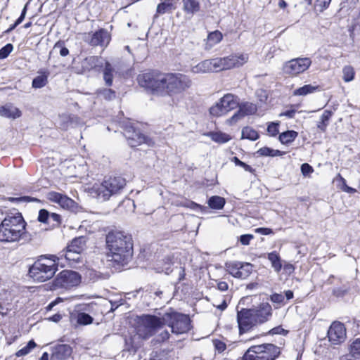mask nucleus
I'll use <instances>...</instances> for the list:
<instances>
[{
  "label": "nucleus",
  "mask_w": 360,
  "mask_h": 360,
  "mask_svg": "<svg viewBox=\"0 0 360 360\" xmlns=\"http://www.w3.org/2000/svg\"><path fill=\"white\" fill-rule=\"evenodd\" d=\"M10 201H11V202H22L23 201V202H39V200H38L36 198L31 197V196H22L20 198H10Z\"/></svg>",
  "instance_id": "obj_50"
},
{
  "label": "nucleus",
  "mask_w": 360,
  "mask_h": 360,
  "mask_svg": "<svg viewBox=\"0 0 360 360\" xmlns=\"http://www.w3.org/2000/svg\"><path fill=\"white\" fill-rule=\"evenodd\" d=\"M236 319L239 335L249 333L258 326L250 308H242L238 310Z\"/></svg>",
  "instance_id": "obj_16"
},
{
  "label": "nucleus",
  "mask_w": 360,
  "mask_h": 360,
  "mask_svg": "<svg viewBox=\"0 0 360 360\" xmlns=\"http://www.w3.org/2000/svg\"><path fill=\"white\" fill-rule=\"evenodd\" d=\"M94 319L88 314L79 312L77 314V323L79 325H89L93 322Z\"/></svg>",
  "instance_id": "obj_41"
},
{
  "label": "nucleus",
  "mask_w": 360,
  "mask_h": 360,
  "mask_svg": "<svg viewBox=\"0 0 360 360\" xmlns=\"http://www.w3.org/2000/svg\"><path fill=\"white\" fill-rule=\"evenodd\" d=\"M340 360H360L359 359H356V356L352 355L351 353L348 352L345 354L342 355L340 357Z\"/></svg>",
  "instance_id": "obj_60"
},
{
  "label": "nucleus",
  "mask_w": 360,
  "mask_h": 360,
  "mask_svg": "<svg viewBox=\"0 0 360 360\" xmlns=\"http://www.w3.org/2000/svg\"><path fill=\"white\" fill-rule=\"evenodd\" d=\"M321 90V86L319 85H311V84H305L301 87H299L293 91V96H304L308 94H314L316 91H319Z\"/></svg>",
  "instance_id": "obj_28"
},
{
  "label": "nucleus",
  "mask_w": 360,
  "mask_h": 360,
  "mask_svg": "<svg viewBox=\"0 0 360 360\" xmlns=\"http://www.w3.org/2000/svg\"><path fill=\"white\" fill-rule=\"evenodd\" d=\"M281 349L273 343H262L250 346L238 360H276Z\"/></svg>",
  "instance_id": "obj_6"
},
{
  "label": "nucleus",
  "mask_w": 360,
  "mask_h": 360,
  "mask_svg": "<svg viewBox=\"0 0 360 360\" xmlns=\"http://www.w3.org/2000/svg\"><path fill=\"white\" fill-rule=\"evenodd\" d=\"M139 323L145 328L143 333L139 329V333L143 339L150 338L158 329L165 326L164 315L158 317L152 314H142L139 316Z\"/></svg>",
  "instance_id": "obj_9"
},
{
  "label": "nucleus",
  "mask_w": 360,
  "mask_h": 360,
  "mask_svg": "<svg viewBox=\"0 0 360 360\" xmlns=\"http://www.w3.org/2000/svg\"><path fill=\"white\" fill-rule=\"evenodd\" d=\"M170 336H171V335L169 333V331L167 330H165L162 331L158 335V341L159 342H164L165 341H167L170 338Z\"/></svg>",
  "instance_id": "obj_56"
},
{
  "label": "nucleus",
  "mask_w": 360,
  "mask_h": 360,
  "mask_svg": "<svg viewBox=\"0 0 360 360\" xmlns=\"http://www.w3.org/2000/svg\"><path fill=\"white\" fill-rule=\"evenodd\" d=\"M239 106L238 96L232 94H226L221 98L215 105H212L209 111L213 117H221L229 112L236 109Z\"/></svg>",
  "instance_id": "obj_12"
},
{
  "label": "nucleus",
  "mask_w": 360,
  "mask_h": 360,
  "mask_svg": "<svg viewBox=\"0 0 360 360\" xmlns=\"http://www.w3.org/2000/svg\"><path fill=\"white\" fill-rule=\"evenodd\" d=\"M82 281L81 275L75 271L65 269L58 273L52 282L53 289H70L79 285Z\"/></svg>",
  "instance_id": "obj_10"
},
{
  "label": "nucleus",
  "mask_w": 360,
  "mask_h": 360,
  "mask_svg": "<svg viewBox=\"0 0 360 360\" xmlns=\"http://www.w3.org/2000/svg\"><path fill=\"white\" fill-rule=\"evenodd\" d=\"M49 217H50V212L45 209H41L39 212V215H38L37 219L41 223L48 224Z\"/></svg>",
  "instance_id": "obj_46"
},
{
  "label": "nucleus",
  "mask_w": 360,
  "mask_h": 360,
  "mask_svg": "<svg viewBox=\"0 0 360 360\" xmlns=\"http://www.w3.org/2000/svg\"><path fill=\"white\" fill-rule=\"evenodd\" d=\"M250 309L258 326L269 321L273 315L272 307L268 302H262Z\"/></svg>",
  "instance_id": "obj_19"
},
{
  "label": "nucleus",
  "mask_w": 360,
  "mask_h": 360,
  "mask_svg": "<svg viewBox=\"0 0 360 360\" xmlns=\"http://www.w3.org/2000/svg\"><path fill=\"white\" fill-rule=\"evenodd\" d=\"M226 271L238 279L248 278L253 271V264L240 261H229L224 264Z\"/></svg>",
  "instance_id": "obj_14"
},
{
  "label": "nucleus",
  "mask_w": 360,
  "mask_h": 360,
  "mask_svg": "<svg viewBox=\"0 0 360 360\" xmlns=\"http://www.w3.org/2000/svg\"><path fill=\"white\" fill-rule=\"evenodd\" d=\"M217 289L220 291H226L229 289V285L226 281H219L217 283Z\"/></svg>",
  "instance_id": "obj_59"
},
{
  "label": "nucleus",
  "mask_w": 360,
  "mask_h": 360,
  "mask_svg": "<svg viewBox=\"0 0 360 360\" xmlns=\"http://www.w3.org/2000/svg\"><path fill=\"white\" fill-rule=\"evenodd\" d=\"M185 278H186V269H185V267L181 266L180 268V271L179 274L178 281L181 282V281H184L185 279Z\"/></svg>",
  "instance_id": "obj_62"
},
{
  "label": "nucleus",
  "mask_w": 360,
  "mask_h": 360,
  "mask_svg": "<svg viewBox=\"0 0 360 360\" xmlns=\"http://www.w3.org/2000/svg\"><path fill=\"white\" fill-rule=\"evenodd\" d=\"M342 191L349 193H355L356 192V189L348 186L347 185H345L344 187L342 188Z\"/></svg>",
  "instance_id": "obj_64"
},
{
  "label": "nucleus",
  "mask_w": 360,
  "mask_h": 360,
  "mask_svg": "<svg viewBox=\"0 0 360 360\" xmlns=\"http://www.w3.org/2000/svg\"><path fill=\"white\" fill-rule=\"evenodd\" d=\"M72 353V349L69 345H57L53 349L51 358L56 360H65L71 356Z\"/></svg>",
  "instance_id": "obj_22"
},
{
  "label": "nucleus",
  "mask_w": 360,
  "mask_h": 360,
  "mask_svg": "<svg viewBox=\"0 0 360 360\" xmlns=\"http://www.w3.org/2000/svg\"><path fill=\"white\" fill-rule=\"evenodd\" d=\"M39 75L34 77L32 82V86L34 89H41L45 86L48 82V78L50 72L46 69H41L38 71Z\"/></svg>",
  "instance_id": "obj_24"
},
{
  "label": "nucleus",
  "mask_w": 360,
  "mask_h": 360,
  "mask_svg": "<svg viewBox=\"0 0 360 360\" xmlns=\"http://www.w3.org/2000/svg\"><path fill=\"white\" fill-rule=\"evenodd\" d=\"M278 127V123L270 122L267 126V132L271 136H276L279 133Z\"/></svg>",
  "instance_id": "obj_49"
},
{
  "label": "nucleus",
  "mask_w": 360,
  "mask_h": 360,
  "mask_svg": "<svg viewBox=\"0 0 360 360\" xmlns=\"http://www.w3.org/2000/svg\"><path fill=\"white\" fill-rule=\"evenodd\" d=\"M139 85L148 93L157 96L174 97L187 92L193 86L190 76L180 72H163L148 69L136 78Z\"/></svg>",
  "instance_id": "obj_1"
},
{
  "label": "nucleus",
  "mask_w": 360,
  "mask_h": 360,
  "mask_svg": "<svg viewBox=\"0 0 360 360\" xmlns=\"http://www.w3.org/2000/svg\"><path fill=\"white\" fill-rule=\"evenodd\" d=\"M223 39V34L219 30L211 32L207 35V40L213 44L220 43Z\"/></svg>",
  "instance_id": "obj_42"
},
{
  "label": "nucleus",
  "mask_w": 360,
  "mask_h": 360,
  "mask_svg": "<svg viewBox=\"0 0 360 360\" xmlns=\"http://www.w3.org/2000/svg\"><path fill=\"white\" fill-rule=\"evenodd\" d=\"M257 108L255 105L252 103L244 105L243 108H241L238 112H236L232 117H230L229 122L231 124H233L236 122L238 120H240L245 115L252 114L256 111Z\"/></svg>",
  "instance_id": "obj_26"
},
{
  "label": "nucleus",
  "mask_w": 360,
  "mask_h": 360,
  "mask_svg": "<svg viewBox=\"0 0 360 360\" xmlns=\"http://www.w3.org/2000/svg\"><path fill=\"white\" fill-rule=\"evenodd\" d=\"M176 8L175 0H164L158 4L156 8V15H163L165 13H172Z\"/></svg>",
  "instance_id": "obj_25"
},
{
  "label": "nucleus",
  "mask_w": 360,
  "mask_h": 360,
  "mask_svg": "<svg viewBox=\"0 0 360 360\" xmlns=\"http://www.w3.org/2000/svg\"><path fill=\"white\" fill-rule=\"evenodd\" d=\"M124 136L127 140L128 144L134 148L143 143L150 145L153 143L152 139L141 132L139 129L134 127L131 125H126L124 129Z\"/></svg>",
  "instance_id": "obj_17"
},
{
  "label": "nucleus",
  "mask_w": 360,
  "mask_h": 360,
  "mask_svg": "<svg viewBox=\"0 0 360 360\" xmlns=\"http://www.w3.org/2000/svg\"><path fill=\"white\" fill-rule=\"evenodd\" d=\"M311 64L309 58H297L287 61L283 71L289 77H295L308 70Z\"/></svg>",
  "instance_id": "obj_15"
},
{
  "label": "nucleus",
  "mask_w": 360,
  "mask_h": 360,
  "mask_svg": "<svg viewBox=\"0 0 360 360\" xmlns=\"http://www.w3.org/2000/svg\"><path fill=\"white\" fill-rule=\"evenodd\" d=\"M59 260L60 257L55 255L39 256L29 267V276L37 282L50 280L58 269Z\"/></svg>",
  "instance_id": "obj_5"
},
{
  "label": "nucleus",
  "mask_w": 360,
  "mask_h": 360,
  "mask_svg": "<svg viewBox=\"0 0 360 360\" xmlns=\"http://www.w3.org/2000/svg\"><path fill=\"white\" fill-rule=\"evenodd\" d=\"M284 296L280 293H274L271 295L270 300L274 303L283 304Z\"/></svg>",
  "instance_id": "obj_55"
},
{
  "label": "nucleus",
  "mask_w": 360,
  "mask_h": 360,
  "mask_svg": "<svg viewBox=\"0 0 360 360\" xmlns=\"http://www.w3.org/2000/svg\"><path fill=\"white\" fill-rule=\"evenodd\" d=\"M87 238L82 236L73 238L67 245L65 250H63L60 255L65 257V259L71 262H79L81 259V254L86 248Z\"/></svg>",
  "instance_id": "obj_11"
},
{
  "label": "nucleus",
  "mask_w": 360,
  "mask_h": 360,
  "mask_svg": "<svg viewBox=\"0 0 360 360\" xmlns=\"http://www.w3.org/2000/svg\"><path fill=\"white\" fill-rule=\"evenodd\" d=\"M329 342L334 345H340L344 342L347 338L346 327L340 321H333L328 330Z\"/></svg>",
  "instance_id": "obj_18"
},
{
  "label": "nucleus",
  "mask_w": 360,
  "mask_h": 360,
  "mask_svg": "<svg viewBox=\"0 0 360 360\" xmlns=\"http://www.w3.org/2000/svg\"><path fill=\"white\" fill-rule=\"evenodd\" d=\"M126 184V179L121 176H105L96 192L103 200H108L110 197L120 194Z\"/></svg>",
  "instance_id": "obj_8"
},
{
  "label": "nucleus",
  "mask_w": 360,
  "mask_h": 360,
  "mask_svg": "<svg viewBox=\"0 0 360 360\" xmlns=\"http://www.w3.org/2000/svg\"><path fill=\"white\" fill-rule=\"evenodd\" d=\"M107 257L115 265L124 266L133 256L134 242L131 234L121 230L112 229L105 235Z\"/></svg>",
  "instance_id": "obj_2"
},
{
  "label": "nucleus",
  "mask_w": 360,
  "mask_h": 360,
  "mask_svg": "<svg viewBox=\"0 0 360 360\" xmlns=\"http://www.w3.org/2000/svg\"><path fill=\"white\" fill-rule=\"evenodd\" d=\"M259 137L257 131L251 127L246 126L242 129V139H249L250 141H256Z\"/></svg>",
  "instance_id": "obj_36"
},
{
  "label": "nucleus",
  "mask_w": 360,
  "mask_h": 360,
  "mask_svg": "<svg viewBox=\"0 0 360 360\" xmlns=\"http://www.w3.org/2000/svg\"><path fill=\"white\" fill-rule=\"evenodd\" d=\"M100 93L103 98L107 101L113 100L116 97L115 91L111 89H104Z\"/></svg>",
  "instance_id": "obj_47"
},
{
  "label": "nucleus",
  "mask_w": 360,
  "mask_h": 360,
  "mask_svg": "<svg viewBox=\"0 0 360 360\" xmlns=\"http://www.w3.org/2000/svg\"><path fill=\"white\" fill-rule=\"evenodd\" d=\"M268 259L271 262V266L276 272H280L282 269V262L279 254L276 251L268 253Z\"/></svg>",
  "instance_id": "obj_32"
},
{
  "label": "nucleus",
  "mask_w": 360,
  "mask_h": 360,
  "mask_svg": "<svg viewBox=\"0 0 360 360\" xmlns=\"http://www.w3.org/2000/svg\"><path fill=\"white\" fill-rule=\"evenodd\" d=\"M250 60L247 53L236 52L224 57L204 60L194 67L197 73L220 72L239 69L245 65Z\"/></svg>",
  "instance_id": "obj_3"
},
{
  "label": "nucleus",
  "mask_w": 360,
  "mask_h": 360,
  "mask_svg": "<svg viewBox=\"0 0 360 360\" xmlns=\"http://www.w3.org/2000/svg\"><path fill=\"white\" fill-rule=\"evenodd\" d=\"M27 222L20 212L8 213L0 224V241L19 242L26 234Z\"/></svg>",
  "instance_id": "obj_4"
},
{
  "label": "nucleus",
  "mask_w": 360,
  "mask_h": 360,
  "mask_svg": "<svg viewBox=\"0 0 360 360\" xmlns=\"http://www.w3.org/2000/svg\"><path fill=\"white\" fill-rule=\"evenodd\" d=\"M84 41L90 46L105 49L112 40V34L105 28H98L97 30L91 31L84 34Z\"/></svg>",
  "instance_id": "obj_13"
},
{
  "label": "nucleus",
  "mask_w": 360,
  "mask_h": 360,
  "mask_svg": "<svg viewBox=\"0 0 360 360\" xmlns=\"http://www.w3.org/2000/svg\"><path fill=\"white\" fill-rule=\"evenodd\" d=\"M213 345L218 353H222L226 349V345L222 340L219 339L213 340Z\"/></svg>",
  "instance_id": "obj_48"
},
{
  "label": "nucleus",
  "mask_w": 360,
  "mask_h": 360,
  "mask_svg": "<svg viewBox=\"0 0 360 360\" xmlns=\"http://www.w3.org/2000/svg\"><path fill=\"white\" fill-rule=\"evenodd\" d=\"M13 46L11 44H7L0 49V60L6 58L12 52Z\"/></svg>",
  "instance_id": "obj_45"
},
{
  "label": "nucleus",
  "mask_w": 360,
  "mask_h": 360,
  "mask_svg": "<svg viewBox=\"0 0 360 360\" xmlns=\"http://www.w3.org/2000/svg\"><path fill=\"white\" fill-rule=\"evenodd\" d=\"M37 346V344L33 340L28 342L27 345L22 349L17 351L15 354L16 357H20L25 356L30 352V351Z\"/></svg>",
  "instance_id": "obj_40"
},
{
  "label": "nucleus",
  "mask_w": 360,
  "mask_h": 360,
  "mask_svg": "<svg viewBox=\"0 0 360 360\" xmlns=\"http://www.w3.org/2000/svg\"><path fill=\"white\" fill-rule=\"evenodd\" d=\"M181 1L182 11L189 18L193 17L202 10L200 0H181Z\"/></svg>",
  "instance_id": "obj_21"
},
{
  "label": "nucleus",
  "mask_w": 360,
  "mask_h": 360,
  "mask_svg": "<svg viewBox=\"0 0 360 360\" xmlns=\"http://www.w3.org/2000/svg\"><path fill=\"white\" fill-rule=\"evenodd\" d=\"M349 352L360 359V338L354 339L348 347Z\"/></svg>",
  "instance_id": "obj_38"
},
{
  "label": "nucleus",
  "mask_w": 360,
  "mask_h": 360,
  "mask_svg": "<svg viewBox=\"0 0 360 360\" xmlns=\"http://www.w3.org/2000/svg\"><path fill=\"white\" fill-rule=\"evenodd\" d=\"M255 233H259L262 235H270V234L274 233V231L271 229L266 228V227L257 228L255 230Z\"/></svg>",
  "instance_id": "obj_57"
},
{
  "label": "nucleus",
  "mask_w": 360,
  "mask_h": 360,
  "mask_svg": "<svg viewBox=\"0 0 360 360\" xmlns=\"http://www.w3.org/2000/svg\"><path fill=\"white\" fill-rule=\"evenodd\" d=\"M356 72L352 65H345L342 68V79L345 82H349L354 79Z\"/></svg>",
  "instance_id": "obj_37"
},
{
  "label": "nucleus",
  "mask_w": 360,
  "mask_h": 360,
  "mask_svg": "<svg viewBox=\"0 0 360 360\" xmlns=\"http://www.w3.org/2000/svg\"><path fill=\"white\" fill-rule=\"evenodd\" d=\"M115 69L111 63L108 61L105 63L103 69V79L106 86H111L113 82Z\"/></svg>",
  "instance_id": "obj_30"
},
{
  "label": "nucleus",
  "mask_w": 360,
  "mask_h": 360,
  "mask_svg": "<svg viewBox=\"0 0 360 360\" xmlns=\"http://www.w3.org/2000/svg\"><path fill=\"white\" fill-rule=\"evenodd\" d=\"M213 141L218 143H225L231 139V136L222 131H210L207 134Z\"/></svg>",
  "instance_id": "obj_31"
},
{
  "label": "nucleus",
  "mask_w": 360,
  "mask_h": 360,
  "mask_svg": "<svg viewBox=\"0 0 360 360\" xmlns=\"http://www.w3.org/2000/svg\"><path fill=\"white\" fill-rule=\"evenodd\" d=\"M268 333L271 334V335L281 334V335H285L288 333V331L287 330H285L284 328H283L281 326H276V327H274L272 329H271Z\"/></svg>",
  "instance_id": "obj_54"
},
{
  "label": "nucleus",
  "mask_w": 360,
  "mask_h": 360,
  "mask_svg": "<svg viewBox=\"0 0 360 360\" xmlns=\"http://www.w3.org/2000/svg\"><path fill=\"white\" fill-rule=\"evenodd\" d=\"M164 320L165 326L170 328L175 335L186 334L193 329L192 320L188 314L171 310L164 314Z\"/></svg>",
  "instance_id": "obj_7"
},
{
  "label": "nucleus",
  "mask_w": 360,
  "mask_h": 360,
  "mask_svg": "<svg viewBox=\"0 0 360 360\" xmlns=\"http://www.w3.org/2000/svg\"><path fill=\"white\" fill-rule=\"evenodd\" d=\"M47 198L51 202L58 204L63 208L67 210L73 209L75 206V202L67 196L56 191H51L48 193Z\"/></svg>",
  "instance_id": "obj_20"
},
{
  "label": "nucleus",
  "mask_w": 360,
  "mask_h": 360,
  "mask_svg": "<svg viewBox=\"0 0 360 360\" xmlns=\"http://www.w3.org/2000/svg\"><path fill=\"white\" fill-rule=\"evenodd\" d=\"M225 204V198L219 195L211 196L207 201L208 206L213 210H221Z\"/></svg>",
  "instance_id": "obj_33"
},
{
  "label": "nucleus",
  "mask_w": 360,
  "mask_h": 360,
  "mask_svg": "<svg viewBox=\"0 0 360 360\" xmlns=\"http://www.w3.org/2000/svg\"><path fill=\"white\" fill-rule=\"evenodd\" d=\"M333 115V112L330 110H325L320 117L319 121L316 124L317 128L320 131L325 133L329 124L330 120Z\"/></svg>",
  "instance_id": "obj_27"
},
{
  "label": "nucleus",
  "mask_w": 360,
  "mask_h": 360,
  "mask_svg": "<svg viewBox=\"0 0 360 360\" xmlns=\"http://www.w3.org/2000/svg\"><path fill=\"white\" fill-rule=\"evenodd\" d=\"M285 153V152H284V151L272 149L267 146L262 147L257 151V154L258 155V156H263V157L282 156Z\"/></svg>",
  "instance_id": "obj_35"
},
{
  "label": "nucleus",
  "mask_w": 360,
  "mask_h": 360,
  "mask_svg": "<svg viewBox=\"0 0 360 360\" xmlns=\"http://www.w3.org/2000/svg\"><path fill=\"white\" fill-rule=\"evenodd\" d=\"M240 167L243 168L245 171L248 172L250 173L254 174L255 172V169H253L250 165L242 162L241 165H240Z\"/></svg>",
  "instance_id": "obj_61"
},
{
  "label": "nucleus",
  "mask_w": 360,
  "mask_h": 360,
  "mask_svg": "<svg viewBox=\"0 0 360 360\" xmlns=\"http://www.w3.org/2000/svg\"><path fill=\"white\" fill-rule=\"evenodd\" d=\"M331 0H316V7L319 8V11H323L330 5Z\"/></svg>",
  "instance_id": "obj_51"
},
{
  "label": "nucleus",
  "mask_w": 360,
  "mask_h": 360,
  "mask_svg": "<svg viewBox=\"0 0 360 360\" xmlns=\"http://www.w3.org/2000/svg\"><path fill=\"white\" fill-rule=\"evenodd\" d=\"M253 238L254 236L252 234H243L240 236L238 240L243 245H248Z\"/></svg>",
  "instance_id": "obj_52"
},
{
  "label": "nucleus",
  "mask_w": 360,
  "mask_h": 360,
  "mask_svg": "<svg viewBox=\"0 0 360 360\" xmlns=\"http://www.w3.org/2000/svg\"><path fill=\"white\" fill-rule=\"evenodd\" d=\"M99 60V58L96 56L86 57L82 62V72H89L94 70Z\"/></svg>",
  "instance_id": "obj_29"
},
{
  "label": "nucleus",
  "mask_w": 360,
  "mask_h": 360,
  "mask_svg": "<svg viewBox=\"0 0 360 360\" xmlns=\"http://www.w3.org/2000/svg\"><path fill=\"white\" fill-rule=\"evenodd\" d=\"M301 172L306 176L314 172V168L308 163H304L301 165Z\"/></svg>",
  "instance_id": "obj_53"
},
{
  "label": "nucleus",
  "mask_w": 360,
  "mask_h": 360,
  "mask_svg": "<svg viewBox=\"0 0 360 360\" xmlns=\"http://www.w3.org/2000/svg\"><path fill=\"white\" fill-rule=\"evenodd\" d=\"M62 319V315L60 314H55L54 315L50 316L49 318H48V320L51 321H53V322H58L61 320Z\"/></svg>",
  "instance_id": "obj_63"
},
{
  "label": "nucleus",
  "mask_w": 360,
  "mask_h": 360,
  "mask_svg": "<svg viewBox=\"0 0 360 360\" xmlns=\"http://www.w3.org/2000/svg\"><path fill=\"white\" fill-rule=\"evenodd\" d=\"M58 49L59 53L62 57H66L70 54L69 49L65 46V42L64 40H58L53 46V49Z\"/></svg>",
  "instance_id": "obj_43"
},
{
  "label": "nucleus",
  "mask_w": 360,
  "mask_h": 360,
  "mask_svg": "<svg viewBox=\"0 0 360 360\" xmlns=\"http://www.w3.org/2000/svg\"><path fill=\"white\" fill-rule=\"evenodd\" d=\"M298 136V133L294 130H287L279 135V141L281 143L288 145L293 142Z\"/></svg>",
  "instance_id": "obj_34"
},
{
  "label": "nucleus",
  "mask_w": 360,
  "mask_h": 360,
  "mask_svg": "<svg viewBox=\"0 0 360 360\" xmlns=\"http://www.w3.org/2000/svg\"><path fill=\"white\" fill-rule=\"evenodd\" d=\"M0 115L9 119H17L22 116L21 110L11 103L6 104L0 108Z\"/></svg>",
  "instance_id": "obj_23"
},
{
  "label": "nucleus",
  "mask_w": 360,
  "mask_h": 360,
  "mask_svg": "<svg viewBox=\"0 0 360 360\" xmlns=\"http://www.w3.org/2000/svg\"><path fill=\"white\" fill-rule=\"evenodd\" d=\"M301 107V104L297 103V104H291L288 106L289 109L282 112L280 113L279 116H285L287 118L292 119L295 117V114L297 111V109H299Z\"/></svg>",
  "instance_id": "obj_39"
},
{
  "label": "nucleus",
  "mask_w": 360,
  "mask_h": 360,
  "mask_svg": "<svg viewBox=\"0 0 360 360\" xmlns=\"http://www.w3.org/2000/svg\"><path fill=\"white\" fill-rule=\"evenodd\" d=\"M213 306L214 307H216L217 309H219L220 311H224L227 308L228 304L226 302V300L225 299H224L221 303H219V304L214 303Z\"/></svg>",
  "instance_id": "obj_58"
},
{
  "label": "nucleus",
  "mask_w": 360,
  "mask_h": 360,
  "mask_svg": "<svg viewBox=\"0 0 360 360\" xmlns=\"http://www.w3.org/2000/svg\"><path fill=\"white\" fill-rule=\"evenodd\" d=\"M62 223L61 216L57 213H50L49 225L51 228L59 227Z\"/></svg>",
  "instance_id": "obj_44"
}]
</instances>
